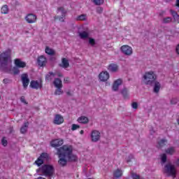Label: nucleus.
I'll list each match as a JSON object with an SVG mask.
<instances>
[{"label": "nucleus", "mask_w": 179, "mask_h": 179, "mask_svg": "<svg viewBox=\"0 0 179 179\" xmlns=\"http://www.w3.org/2000/svg\"><path fill=\"white\" fill-rule=\"evenodd\" d=\"M21 79L22 82V85L24 89H27L30 83V79H29V76L27 73H24L21 76Z\"/></svg>", "instance_id": "nucleus-11"}, {"label": "nucleus", "mask_w": 179, "mask_h": 179, "mask_svg": "<svg viewBox=\"0 0 179 179\" xmlns=\"http://www.w3.org/2000/svg\"><path fill=\"white\" fill-rule=\"evenodd\" d=\"M96 13H103V8H101V7H98V8H96Z\"/></svg>", "instance_id": "nucleus-46"}, {"label": "nucleus", "mask_w": 179, "mask_h": 179, "mask_svg": "<svg viewBox=\"0 0 179 179\" xmlns=\"http://www.w3.org/2000/svg\"><path fill=\"white\" fill-rule=\"evenodd\" d=\"M37 63L39 66H45L47 65V58L44 55L38 57Z\"/></svg>", "instance_id": "nucleus-15"}, {"label": "nucleus", "mask_w": 179, "mask_h": 179, "mask_svg": "<svg viewBox=\"0 0 179 179\" xmlns=\"http://www.w3.org/2000/svg\"><path fill=\"white\" fill-rule=\"evenodd\" d=\"M64 94V91H62V88H57L55 91V96H61V94Z\"/></svg>", "instance_id": "nucleus-35"}, {"label": "nucleus", "mask_w": 179, "mask_h": 179, "mask_svg": "<svg viewBox=\"0 0 179 179\" xmlns=\"http://www.w3.org/2000/svg\"><path fill=\"white\" fill-rule=\"evenodd\" d=\"M3 83L6 84V83H9V79L8 78H5L3 80Z\"/></svg>", "instance_id": "nucleus-48"}, {"label": "nucleus", "mask_w": 179, "mask_h": 179, "mask_svg": "<svg viewBox=\"0 0 179 179\" xmlns=\"http://www.w3.org/2000/svg\"><path fill=\"white\" fill-rule=\"evenodd\" d=\"M170 12H171V14L172 15V16L173 17V20L175 22H176L177 23H179V15L177 13V12H176L173 10H171Z\"/></svg>", "instance_id": "nucleus-27"}, {"label": "nucleus", "mask_w": 179, "mask_h": 179, "mask_svg": "<svg viewBox=\"0 0 179 179\" xmlns=\"http://www.w3.org/2000/svg\"><path fill=\"white\" fill-rule=\"evenodd\" d=\"M29 87L31 89H35L36 90H38V89H43V80H31L30 82Z\"/></svg>", "instance_id": "nucleus-8"}, {"label": "nucleus", "mask_w": 179, "mask_h": 179, "mask_svg": "<svg viewBox=\"0 0 179 179\" xmlns=\"http://www.w3.org/2000/svg\"><path fill=\"white\" fill-rule=\"evenodd\" d=\"M64 80V83H68V82H69V78L66 77Z\"/></svg>", "instance_id": "nucleus-50"}, {"label": "nucleus", "mask_w": 179, "mask_h": 179, "mask_svg": "<svg viewBox=\"0 0 179 179\" xmlns=\"http://www.w3.org/2000/svg\"><path fill=\"white\" fill-rule=\"evenodd\" d=\"M93 2L95 5L100 6L104 3V0H93Z\"/></svg>", "instance_id": "nucleus-37"}, {"label": "nucleus", "mask_w": 179, "mask_h": 179, "mask_svg": "<svg viewBox=\"0 0 179 179\" xmlns=\"http://www.w3.org/2000/svg\"><path fill=\"white\" fill-rule=\"evenodd\" d=\"M12 55V50L7 49L0 54V71L1 72L9 71V61H10V57Z\"/></svg>", "instance_id": "nucleus-2"}, {"label": "nucleus", "mask_w": 179, "mask_h": 179, "mask_svg": "<svg viewBox=\"0 0 179 179\" xmlns=\"http://www.w3.org/2000/svg\"><path fill=\"white\" fill-rule=\"evenodd\" d=\"M62 145H64V140L61 138L55 139L50 142L52 148H59Z\"/></svg>", "instance_id": "nucleus-13"}, {"label": "nucleus", "mask_w": 179, "mask_h": 179, "mask_svg": "<svg viewBox=\"0 0 179 179\" xmlns=\"http://www.w3.org/2000/svg\"><path fill=\"white\" fill-rule=\"evenodd\" d=\"M157 76L153 71L146 72L143 76V83L145 85H154V92L159 93L160 92V83L156 81Z\"/></svg>", "instance_id": "nucleus-1"}, {"label": "nucleus", "mask_w": 179, "mask_h": 179, "mask_svg": "<svg viewBox=\"0 0 179 179\" xmlns=\"http://www.w3.org/2000/svg\"><path fill=\"white\" fill-rule=\"evenodd\" d=\"M165 171L166 174L171 176L173 178H176L177 176V169H176V166L171 164H167L165 165Z\"/></svg>", "instance_id": "nucleus-6"}, {"label": "nucleus", "mask_w": 179, "mask_h": 179, "mask_svg": "<svg viewBox=\"0 0 179 179\" xmlns=\"http://www.w3.org/2000/svg\"><path fill=\"white\" fill-rule=\"evenodd\" d=\"M176 6H178L179 8V0H177V1H176Z\"/></svg>", "instance_id": "nucleus-55"}, {"label": "nucleus", "mask_w": 179, "mask_h": 179, "mask_svg": "<svg viewBox=\"0 0 179 179\" xmlns=\"http://www.w3.org/2000/svg\"><path fill=\"white\" fill-rule=\"evenodd\" d=\"M66 94L67 96H72V94L71 93V92H67Z\"/></svg>", "instance_id": "nucleus-53"}, {"label": "nucleus", "mask_w": 179, "mask_h": 179, "mask_svg": "<svg viewBox=\"0 0 179 179\" xmlns=\"http://www.w3.org/2000/svg\"><path fill=\"white\" fill-rule=\"evenodd\" d=\"M120 85H122V80L119 78L113 83V85L112 87L113 92H117V90H118Z\"/></svg>", "instance_id": "nucleus-18"}, {"label": "nucleus", "mask_w": 179, "mask_h": 179, "mask_svg": "<svg viewBox=\"0 0 179 179\" xmlns=\"http://www.w3.org/2000/svg\"><path fill=\"white\" fill-rule=\"evenodd\" d=\"M175 164L179 167V158L176 161Z\"/></svg>", "instance_id": "nucleus-51"}, {"label": "nucleus", "mask_w": 179, "mask_h": 179, "mask_svg": "<svg viewBox=\"0 0 179 179\" xmlns=\"http://www.w3.org/2000/svg\"><path fill=\"white\" fill-rule=\"evenodd\" d=\"M177 122H178V124L179 125V118L178 119Z\"/></svg>", "instance_id": "nucleus-59"}, {"label": "nucleus", "mask_w": 179, "mask_h": 179, "mask_svg": "<svg viewBox=\"0 0 179 179\" xmlns=\"http://www.w3.org/2000/svg\"><path fill=\"white\" fill-rule=\"evenodd\" d=\"M76 20L77 21L86 20V15L82 14V15H78V16L76 18Z\"/></svg>", "instance_id": "nucleus-36"}, {"label": "nucleus", "mask_w": 179, "mask_h": 179, "mask_svg": "<svg viewBox=\"0 0 179 179\" xmlns=\"http://www.w3.org/2000/svg\"><path fill=\"white\" fill-rule=\"evenodd\" d=\"M35 164H36V166H38V167H40V166H41V164H44V161L43 159H41V157H39L36 160Z\"/></svg>", "instance_id": "nucleus-32"}, {"label": "nucleus", "mask_w": 179, "mask_h": 179, "mask_svg": "<svg viewBox=\"0 0 179 179\" xmlns=\"http://www.w3.org/2000/svg\"><path fill=\"white\" fill-rule=\"evenodd\" d=\"M59 66L61 68H64V69H66V68H69V60L68 59L63 57L62 59V64H59Z\"/></svg>", "instance_id": "nucleus-19"}, {"label": "nucleus", "mask_w": 179, "mask_h": 179, "mask_svg": "<svg viewBox=\"0 0 179 179\" xmlns=\"http://www.w3.org/2000/svg\"><path fill=\"white\" fill-rule=\"evenodd\" d=\"M57 76H58L59 78H62V73H59L57 74Z\"/></svg>", "instance_id": "nucleus-54"}, {"label": "nucleus", "mask_w": 179, "mask_h": 179, "mask_svg": "<svg viewBox=\"0 0 179 179\" xmlns=\"http://www.w3.org/2000/svg\"><path fill=\"white\" fill-rule=\"evenodd\" d=\"M100 131L93 130L91 134V139L92 142H99L100 141Z\"/></svg>", "instance_id": "nucleus-12"}, {"label": "nucleus", "mask_w": 179, "mask_h": 179, "mask_svg": "<svg viewBox=\"0 0 179 179\" xmlns=\"http://www.w3.org/2000/svg\"><path fill=\"white\" fill-rule=\"evenodd\" d=\"M41 159H42V160H48V159H50V157L48 156V154L47 152H43L42 154H41L40 157Z\"/></svg>", "instance_id": "nucleus-33"}, {"label": "nucleus", "mask_w": 179, "mask_h": 179, "mask_svg": "<svg viewBox=\"0 0 179 179\" xmlns=\"http://www.w3.org/2000/svg\"><path fill=\"white\" fill-rule=\"evenodd\" d=\"M20 100H21L22 103H24V104H27V102L26 101V99H24V96H22L20 98Z\"/></svg>", "instance_id": "nucleus-47"}, {"label": "nucleus", "mask_w": 179, "mask_h": 179, "mask_svg": "<svg viewBox=\"0 0 179 179\" xmlns=\"http://www.w3.org/2000/svg\"><path fill=\"white\" fill-rule=\"evenodd\" d=\"M171 20H173L171 17H167L163 19V23H165V24L171 23Z\"/></svg>", "instance_id": "nucleus-39"}, {"label": "nucleus", "mask_w": 179, "mask_h": 179, "mask_svg": "<svg viewBox=\"0 0 179 179\" xmlns=\"http://www.w3.org/2000/svg\"><path fill=\"white\" fill-rule=\"evenodd\" d=\"M108 71H109V72H117V71H118V65L114 63L109 64L108 66Z\"/></svg>", "instance_id": "nucleus-20"}, {"label": "nucleus", "mask_w": 179, "mask_h": 179, "mask_svg": "<svg viewBox=\"0 0 179 179\" xmlns=\"http://www.w3.org/2000/svg\"><path fill=\"white\" fill-rule=\"evenodd\" d=\"M161 159L162 163H166V162H167V155L166 154H162Z\"/></svg>", "instance_id": "nucleus-42"}, {"label": "nucleus", "mask_w": 179, "mask_h": 179, "mask_svg": "<svg viewBox=\"0 0 179 179\" xmlns=\"http://www.w3.org/2000/svg\"><path fill=\"white\" fill-rule=\"evenodd\" d=\"M89 43L93 47L96 45V41L93 38H89Z\"/></svg>", "instance_id": "nucleus-40"}, {"label": "nucleus", "mask_w": 179, "mask_h": 179, "mask_svg": "<svg viewBox=\"0 0 179 179\" xmlns=\"http://www.w3.org/2000/svg\"><path fill=\"white\" fill-rule=\"evenodd\" d=\"M59 12H61L62 15H56L55 16L54 19L55 20H58L59 22H62V23H64V22H65V17H66V10H65V8H64V7H59L57 8V13H59Z\"/></svg>", "instance_id": "nucleus-7"}, {"label": "nucleus", "mask_w": 179, "mask_h": 179, "mask_svg": "<svg viewBox=\"0 0 179 179\" xmlns=\"http://www.w3.org/2000/svg\"><path fill=\"white\" fill-rule=\"evenodd\" d=\"M36 173H41L45 177H52L55 173V168L51 164H44L36 169Z\"/></svg>", "instance_id": "nucleus-3"}, {"label": "nucleus", "mask_w": 179, "mask_h": 179, "mask_svg": "<svg viewBox=\"0 0 179 179\" xmlns=\"http://www.w3.org/2000/svg\"><path fill=\"white\" fill-rule=\"evenodd\" d=\"M29 127V122H25L24 125L20 128V133L21 134H26L27 132V128Z\"/></svg>", "instance_id": "nucleus-28"}, {"label": "nucleus", "mask_w": 179, "mask_h": 179, "mask_svg": "<svg viewBox=\"0 0 179 179\" xmlns=\"http://www.w3.org/2000/svg\"><path fill=\"white\" fill-rule=\"evenodd\" d=\"M53 85L57 89H62V80L59 78H55Z\"/></svg>", "instance_id": "nucleus-21"}, {"label": "nucleus", "mask_w": 179, "mask_h": 179, "mask_svg": "<svg viewBox=\"0 0 179 179\" xmlns=\"http://www.w3.org/2000/svg\"><path fill=\"white\" fill-rule=\"evenodd\" d=\"M79 128H80V126L76 124H73L71 127V131H76V129H79Z\"/></svg>", "instance_id": "nucleus-41"}, {"label": "nucleus", "mask_w": 179, "mask_h": 179, "mask_svg": "<svg viewBox=\"0 0 179 179\" xmlns=\"http://www.w3.org/2000/svg\"><path fill=\"white\" fill-rule=\"evenodd\" d=\"M99 78L101 82H107L110 79V73L107 71H102L99 73Z\"/></svg>", "instance_id": "nucleus-14"}, {"label": "nucleus", "mask_w": 179, "mask_h": 179, "mask_svg": "<svg viewBox=\"0 0 179 179\" xmlns=\"http://www.w3.org/2000/svg\"><path fill=\"white\" fill-rule=\"evenodd\" d=\"M1 143L3 145V146H8V141L6 140V138L3 137L2 140H1Z\"/></svg>", "instance_id": "nucleus-43"}, {"label": "nucleus", "mask_w": 179, "mask_h": 179, "mask_svg": "<svg viewBox=\"0 0 179 179\" xmlns=\"http://www.w3.org/2000/svg\"><path fill=\"white\" fill-rule=\"evenodd\" d=\"M121 94H122L124 99H129V95L128 94V90L127 88H124L122 90Z\"/></svg>", "instance_id": "nucleus-31"}, {"label": "nucleus", "mask_w": 179, "mask_h": 179, "mask_svg": "<svg viewBox=\"0 0 179 179\" xmlns=\"http://www.w3.org/2000/svg\"><path fill=\"white\" fill-rule=\"evenodd\" d=\"M129 157V159H127V163H129V162H131V159H134V155H130Z\"/></svg>", "instance_id": "nucleus-49"}, {"label": "nucleus", "mask_w": 179, "mask_h": 179, "mask_svg": "<svg viewBox=\"0 0 179 179\" xmlns=\"http://www.w3.org/2000/svg\"><path fill=\"white\" fill-rule=\"evenodd\" d=\"M25 20L30 24L36 23L37 22V16L33 13H29L25 17Z\"/></svg>", "instance_id": "nucleus-10"}, {"label": "nucleus", "mask_w": 179, "mask_h": 179, "mask_svg": "<svg viewBox=\"0 0 179 179\" xmlns=\"http://www.w3.org/2000/svg\"><path fill=\"white\" fill-rule=\"evenodd\" d=\"M55 78V73L53 72H49L46 76H45V80H48V82H51L52 80Z\"/></svg>", "instance_id": "nucleus-23"}, {"label": "nucleus", "mask_w": 179, "mask_h": 179, "mask_svg": "<svg viewBox=\"0 0 179 179\" xmlns=\"http://www.w3.org/2000/svg\"><path fill=\"white\" fill-rule=\"evenodd\" d=\"M131 107H132V108H134V110H136V108H138V103L133 102L131 103Z\"/></svg>", "instance_id": "nucleus-45"}, {"label": "nucleus", "mask_w": 179, "mask_h": 179, "mask_svg": "<svg viewBox=\"0 0 179 179\" xmlns=\"http://www.w3.org/2000/svg\"><path fill=\"white\" fill-rule=\"evenodd\" d=\"M62 148L63 149L66 157L68 158L69 162H76L78 160V157L72 154V152H73L72 145H64L62 146Z\"/></svg>", "instance_id": "nucleus-4"}, {"label": "nucleus", "mask_w": 179, "mask_h": 179, "mask_svg": "<svg viewBox=\"0 0 179 179\" xmlns=\"http://www.w3.org/2000/svg\"><path fill=\"white\" fill-rule=\"evenodd\" d=\"M176 149H174V147H171L166 150V153H167V155H174Z\"/></svg>", "instance_id": "nucleus-34"}, {"label": "nucleus", "mask_w": 179, "mask_h": 179, "mask_svg": "<svg viewBox=\"0 0 179 179\" xmlns=\"http://www.w3.org/2000/svg\"><path fill=\"white\" fill-rule=\"evenodd\" d=\"M36 179H45V178H43L41 176L38 177Z\"/></svg>", "instance_id": "nucleus-57"}, {"label": "nucleus", "mask_w": 179, "mask_h": 179, "mask_svg": "<svg viewBox=\"0 0 179 179\" xmlns=\"http://www.w3.org/2000/svg\"><path fill=\"white\" fill-rule=\"evenodd\" d=\"M14 64L17 68H26V62H22L20 59H15Z\"/></svg>", "instance_id": "nucleus-17"}, {"label": "nucleus", "mask_w": 179, "mask_h": 179, "mask_svg": "<svg viewBox=\"0 0 179 179\" xmlns=\"http://www.w3.org/2000/svg\"><path fill=\"white\" fill-rule=\"evenodd\" d=\"M131 177L133 179H141V176L136 173H132Z\"/></svg>", "instance_id": "nucleus-44"}, {"label": "nucleus", "mask_w": 179, "mask_h": 179, "mask_svg": "<svg viewBox=\"0 0 179 179\" xmlns=\"http://www.w3.org/2000/svg\"><path fill=\"white\" fill-rule=\"evenodd\" d=\"M113 177L115 178H120V177H122V171L120 169H117L113 171Z\"/></svg>", "instance_id": "nucleus-22"}, {"label": "nucleus", "mask_w": 179, "mask_h": 179, "mask_svg": "<svg viewBox=\"0 0 179 179\" xmlns=\"http://www.w3.org/2000/svg\"><path fill=\"white\" fill-rule=\"evenodd\" d=\"M53 122L55 125H61V124H64V117L59 114L56 115Z\"/></svg>", "instance_id": "nucleus-16"}, {"label": "nucleus", "mask_w": 179, "mask_h": 179, "mask_svg": "<svg viewBox=\"0 0 179 179\" xmlns=\"http://www.w3.org/2000/svg\"><path fill=\"white\" fill-rule=\"evenodd\" d=\"M19 67H13V72L14 75H19L20 73V70L18 69Z\"/></svg>", "instance_id": "nucleus-38"}, {"label": "nucleus", "mask_w": 179, "mask_h": 179, "mask_svg": "<svg viewBox=\"0 0 179 179\" xmlns=\"http://www.w3.org/2000/svg\"><path fill=\"white\" fill-rule=\"evenodd\" d=\"M78 122H80V124H87V122H89V118L85 116H81L78 119Z\"/></svg>", "instance_id": "nucleus-26"}, {"label": "nucleus", "mask_w": 179, "mask_h": 179, "mask_svg": "<svg viewBox=\"0 0 179 179\" xmlns=\"http://www.w3.org/2000/svg\"><path fill=\"white\" fill-rule=\"evenodd\" d=\"M120 50L124 55H132V48L128 45H124L120 48Z\"/></svg>", "instance_id": "nucleus-9"}, {"label": "nucleus", "mask_w": 179, "mask_h": 179, "mask_svg": "<svg viewBox=\"0 0 179 179\" xmlns=\"http://www.w3.org/2000/svg\"><path fill=\"white\" fill-rule=\"evenodd\" d=\"M45 54H48V55H55V50H54V49H51L48 46L45 47Z\"/></svg>", "instance_id": "nucleus-25"}, {"label": "nucleus", "mask_w": 179, "mask_h": 179, "mask_svg": "<svg viewBox=\"0 0 179 179\" xmlns=\"http://www.w3.org/2000/svg\"><path fill=\"white\" fill-rule=\"evenodd\" d=\"M80 38L83 40H86L89 37V33L86 31H83L79 33Z\"/></svg>", "instance_id": "nucleus-29"}, {"label": "nucleus", "mask_w": 179, "mask_h": 179, "mask_svg": "<svg viewBox=\"0 0 179 179\" xmlns=\"http://www.w3.org/2000/svg\"><path fill=\"white\" fill-rule=\"evenodd\" d=\"M166 145H167V140L162 139L158 142L157 147L158 149H162V148L166 146Z\"/></svg>", "instance_id": "nucleus-24"}, {"label": "nucleus", "mask_w": 179, "mask_h": 179, "mask_svg": "<svg viewBox=\"0 0 179 179\" xmlns=\"http://www.w3.org/2000/svg\"><path fill=\"white\" fill-rule=\"evenodd\" d=\"M176 52L179 55V44L176 47Z\"/></svg>", "instance_id": "nucleus-52"}, {"label": "nucleus", "mask_w": 179, "mask_h": 179, "mask_svg": "<svg viewBox=\"0 0 179 179\" xmlns=\"http://www.w3.org/2000/svg\"><path fill=\"white\" fill-rule=\"evenodd\" d=\"M171 104H176V103H173V100L171 101Z\"/></svg>", "instance_id": "nucleus-58"}, {"label": "nucleus", "mask_w": 179, "mask_h": 179, "mask_svg": "<svg viewBox=\"0 0 179 179\" xmlns=\"http://www.w3.org/2000/svg\"><path fill=\"white\" fill-rule=\"evenodd\" d=\"M1 12L3 15H8V13H9L8 5H3L1 8Z\"/></svg>", "instance_id": "nucleus-30"}, {"label": "nucleus", "mask_w": 179, "mask_h": 179, "mask_svg": "<svg viewBox=\"0 0 179 179\" xmlns=\"http://www.w3.org/2000/svg\"><path fill=\"white\" fill-rule=\"evenodd\" d=\"M80 134L81 135H83V134H85V131H84L83 130H81V131H80Z\"/></svg>", "instance_id": "nucleus-56"}, {"label": "nucleus", "mask_w": 179, "mask_h": 179, "mask_svg": "<svg viewBox=\"0 0 179 179\" xmlns=\"http://www.w3.org/2000/svg\"><path fill=\"white\" fill-rule=\"evenodd\" d=\"M56 155L59 157L58 163L59 166H61L62 167H65V166H66V164L68 163V160H66V156L64 152V150L62 147H60L59 148H57Z\"/></svg>", "instance_id": "nucleus-5"}]
</instances>
